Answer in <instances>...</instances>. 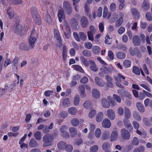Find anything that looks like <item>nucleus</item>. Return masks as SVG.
<instances>
[{
  "mask_svg": "<svg viewBox=\"0 0 152 152\" xmlns=\"http://www.w3.org/2000/svg\"><path fill=\"white\" fill-rule=\"evenodd\" d=\"M96 114V110H91V111L89 113L88 115L90 118H92L95 116Z\"/></svg>",
  "mask_w": 152,
  "mask_h": 152,
  "instance_id": "57",
  "label": "nucleus"
},
{
  "mask_svg": "<svg viewBox=\"0 0 152 152\" xmlns=\"http://www.w3.org/2000/svg\"><path fill=\"white\" fill-rule=\"evenodd\" d=\"M124 110L123 108L121 107L118 108L117 110V113L120 115H122L124 114Z\"/></svg>",
  "mask_w": 152,
  "mask_h": 152,
  "instance_id": "62",
  "label": "nucleus"
},
{
  "mask_svg": "<svg viewBox=\"0 0 152 152\" xmlns=\"http://www.w3.org/2000/svg\"><path fill=\"white\" fill-rule=\"evenodd\" d=\"M140 69L139 68L136 66H134L133 67L132 69L133 72L135 74L137 75H139L140 74Z\"/></svg>",
  "mask_w": 152,
  "mask_h": 152,
  "instance_id": "41",
  "label": "nucleus"
},
{
  "mask_svg": "<svg viewBox=\"0 0 152 152\" xmlns=\"http://www.w3.org/2000/svg\"><path fill=\"white\" fill-rule=\"evenodd\" d=\"M90 64V67L91 69L94 72H96L98 70V69L96 67V66L95 62L93 61L90 60L89 61Z\"/></svg>",
  "mask_w": 152,
  "mask_h": 152,
  "instance_id": "18",
  "label": "nucleus"
},
{
  "mask_svg": "<svg viewBox=\"0 0 152 152\" xmlns=\"http://www.w3.org/2000/svg\"><path fill=\"white\" fill-rule=\"evenodd\" d=\"M109 136V133L108 131H105L102 134V137L104 139H107Z\"/></svg>",
  "mask_w": 152,
  "mask_h": 152,
  "instance_id": "63",
  "label": "nucleus"
},
{
  "mask_svg": "<svg viewBox=\"0 0 152 152\" xmlns=\"http://www.w3.org/2000/svg\"><path fill=\"white\" fill-rule=\"evenodd\" d=\"M45 19L48 24H50L52 22L51 17L49 14H47L45 16Z\"/></svg>",
  "mask_w": 152,
  "mask_h": 152,
  "instance_id": "55",
  "label": "nucleus"
},
{
  "mask_svg": "<svg viewBox=\"0 0 152 152\" xmlns=\"http://www.w3.org/2000/svg\"><path fill=\"white\" fill-rule=\"evenodd\" d=\"M69 131L70 135L72 137L75 136L77 134V130L74 127L70 128Z\"/></svg>",
  "mask_w": 152,
  "mask_h": 152,
  "instance_id": "24",
  "label": "nucleus"
},
{
  "mask_svg": "<svg viewBox=\"0 0 152 152\" xmlns=\"http://www.w3.org/2000/svg\"><path fill=\"white\" fill-rule=\"evenodd\" d=\"M100 48L97 46H94L92 48V51L93 53L96 54H99L100 52Z\"/></svg>",
  "mask_w": 152,
  "mask_h": 152,
  "instance_id": "27",
  "label": "nucleus"
},
{
  "mask_svg": "<svg viewBox=\"0 0 152 152\" xmlns=\"http://www.w3.org/2000/svg\"><path fill=\"white\" fill-rule=\"evenodd\" d=\"M80 25L83 28H86L89 25L88 19L85 16H82L80 20Z\"/></svg>",
  "mask_w": 152,
  "mask_h": 152,
  "instance_id": "6",
  "label": "nucleus"
},
{
  "mask_svg": "<svg viewBox=\"0 0 152 152\" xmlns=\"http://www.w3.org/2000/svg\"><path fill=\"white\" fill-rule=\"evenodd\" d=\"M136 107L138 110L141 113H143L145 111L144 106L141 103L137 102L136 103Z\"/></svg>",
  "mask_w": 152,
  "mask_h": 152,
  "instance_id": "23",
  "label": "nucleus"
},
{
  "mask_svg": "<svg viewBox=\"0 0 152 152\" xmlns=\"http://www.w3.org/2000/svg\"><path fill=\"white\" fill-rule=\"evenodd\" d=\"M124 111L125 118H130L131 117V114L129 110L126 107H125Z\"/></svg>",
  "mask_w": 152,
  "mask_h": 152,
  "instance_id": "28",
  "label": "nucleus"
},
{
  "mask_svg": "<svg viewBox=\"0 0 152 152\" xmlns=\"http://www.w3.org/2000/svg\"><path fill=\"white\" fill-rule=\"evenodd\" d=\"M22 28V26L18 24L16 26L14 30L15 32L16 33H19L21 32Z\"/></svg>",
  "mask_w": 152,
  "mask_h": 152,
  "instance_id": "44",
  "label": "nucleus"
},
{
  "mask_svg": "<svg viewBox=\"0 0 152 152\" xmlns=\"http://www.w3.org/2000/svg\"><path fill=\"white\" fill-rule=\"evenodd\" d=\"M65 149L68 152H71L73 150V147L72 145L66 144Z\"/></svg>",
  "mask_w": 152,
  "mask_h": 152,
  "instance_id": "56",
  "label": "nucleus"
},
{
  "mask_svg": "<svg viewBox=\"0 0 152 152\" xmlns=\"http://www.w3.org/2000/svg\"><path fill=\"white\" fill-rule=\"evenodd\" d=\"M10 8L9 7L7 9V13L9 15V17L10 18H13L14 17V13L13 12H10Z\"/></svg>",
  "mask_w": 152,
  "mask_h": 152,
  "instance_id": "54",
  "label": "nucleus"
},
{
  "mask_svg": "<svg viewBox=\"0 0 152 152\" xmlns=\"http://www.w3.org/2000/svg\"><path fill=\"white\" fill-rule=\"evenodd\" d=\"M107 115L111 120H114L115 117V113L113 110L109 109L106 111Z\"/></svg>",
  "mask_w": 152,
  "mask_h": 152,
  "instance_id": "9",
  "label": "nucleus"
},
{
  "mask_svg": "<svg viewBox=\"0 0 152 152\" xmlns=\"http://www.w3.org/2000/svg\"><path fill=\"white\" fill-rule=\"evenodd\" d=\"M117 48L118 49L124 51H126L127 49L126 46L122 44L119 45L118 46Z\"/></svg>",
  "mask_w": 152,
  "mask_h": 152,
  "instance_id": "52",
  "label": "nucleus"
},
{
  "mask_svg": "<svg viewBox=\"0 0 152 152\" xmlns=\"http://www.w3.org/2000/svg\"><path fill=\"white\" fill-rule=\"evenodd\" d=\"M115 80L118 82H121V79L124 80L125 79V77L120 74H118L117 76L114 77Z\"/></svg>",
  "mask_w": 152,
  "mask_h": 152,
  "instance_id": "31",
  "label": "nucleus"
},
{
  "mask_svg": "<svg viewBox=\"0 0 152 152\" xmlns=\"http://www.w3.org/2000/svg\"><path fill=\"white\" fill-rule=\"evenodd\" d=\"M63 105L65 107H67L70 104V100L69 98L64 99L63 100Z\"/></svg>",
  "mask_w": 152,
  "mask_h": 152,
  "instance_id": "39",
  "label": "nucleus"
},
{
  "mask_svg": "<svg viewBox=\"0 0 152 152\" xmlns=\"http://www.w3.org/2000/svg\"><path fill=\"white\" fill-rule=\"evenodd\" d=\"M80 101V97L78 95H76L74 98V104L75 105H77L79 104Z\"/></svg>",
  "mask_w": 152,
  "mask_h": 152,
  "instance_id": "51",
  "label": "nucleus"
},
{
  "mask_svg": "<svg viewBox=\"0 0 152 152\" xmlns=\"http://www.w3.org/2000/svg\"><path fill=\"white\" fill-rule=\"evenodd\" d=\"M121 137L125 140H128L130 137V133L126 129L123 128L121 130Z\"/></svg>",
  "mask_w": 152,
  "mask_h": 152,
  "instance_id": "4",
  "label": "nucleus"
},
{
  "mask_svg": "<svg viewBox=\"0 0 152 152\" xmlns=\"http://www.w3.org/2000/svg\"><path fill=\"white\" fill-rule=\"evenodd\" d=\"M128 118H124L123 120V123L124 126L127 129L132 130L133 128L132 127Z\"/></svg>",
  "mask_w": 152,
  "mask_h": 152,
  "instance_id": "13",
  "label": "nucleus"
},
{
  "mask_svg": "<svg viewBox=\"0 0 152 152\" xmlns=\"http://www.w3.org/2000/svg\"><path fill=\"white\" fill-rule=\"evenodd\" d=\"M133 44L135 46H138L140 45V39L139 37L137 35L134 36L133 37Z\"/></svg>",
  "mask_w": 152,
  "mask_h": 152,
  "instance_id": "10",
  "label": "nucleus"
},
{
  "mask_svg": "<svg viewBox=\"0 0 152 152\" xmlns=\"http://www.w3.org/2000/svg\"><path fill=\"white\" fill-rule=\"evenodd\" d=\"M68 113L70 114L75 115L77 112V109L74 107H70L68 110Z\"/></svg>",
  "mask_w": 152,
  "mask_h": 152,
  "instance_id": "26",
  "label": "nucleus"
},
{
  "mask_svg": "<svg viewBox=\"0 0 152 152\" xmlns=\"http://www.w3.org/2000/svg\"><path fill=\"white\" fill-rule=\"evenodd\" d=\"M79 37L82 41L85 40L87 38V36L84 33L82 32H80L79 33Z\"/></svg>",
  "mask_w": 152,
  "mask_h": 152,
  "instance_id": "47",
  "label": "nucleus"
},
{
  "mask_svg": "<svg viewBox=\"0 0 152 152\" xmlns=\"http://www.w3.org/2000/svg\"><path fill=\"white\" fill-rule=\"evenodd\" d=\"M123 22V19L122 18H119L115 22V27H119L122 23Z\"/></svg>",
  "mask_w": 152,
  "mask_h": 152,
  "instance_id": "43",
  "label": "nucleus"
},
{
  "mask_svg": "<svg viewBox=\"0 0 152 152\" xmlns=\"http://www.w3.org/2000/svg\"><path fill=\"white\" fill-rule=\"evenodd\" d=\"M131 11L132 14L134 15L135 17H137V18L139 17L140 15L139 12L136 9L134 8L132 9Z\"/></svg>",
  "mask_w": 152,
  "mask_h": 152,
  "instance_id": "37",
  "label": "nucleus"
},
{
  "mask_svg": "<svg viewBox=\"0 0 152 152\" xmlns=\"http://www.w3.org/2000/svg\"><path fill=\"white\" fill-rule=\"evenodd\" d=\"M66 144L64 142L60 141L58 143L57 146L59 149L60 150L64 149L66 147Z\"/></svg>",
  "mask_w": 152,
  "mask_h": 152,
  "instance_id": "25",
  "label": "nucleus"
},
{
  "mask_svg": "<svg viewBox=\"0 0 152 152\" xmlns=\"http://www.w3.org/2000/svg\"><path fill=\"white\" fill-rule=\"evenodd\" d=\"M94 80L95 83L97 85L100 87H103L105 84L104 81L99 77H95Z\"/></svg>",
  "mask_w": 152,
  "mask_h": 152,
  "instance_id": "8",
  "label": "nucleus"
},
{
  "mask_svg": "<svg viewBox=\"0 0 152 152\" xmlns=\"http://www.w3.org/2000/svg\"><path fill=\"white\" fill-rule=\"evenodd\" d=\"M102 126L107 128H109L111 126V123L110 120L106 118L103 120L102 122Z\"/></svg>",
  "mask_w": 152,
  "mask_h": 152,
  "instance_id": "12",
  "label": "nucleus"
},
{
  "mask_svg": "<svg viewBox=\"0 0 152 152\" xmlns=\"http://www.w3.org/2000/svg\"><path fill=\"white\" fill-rule=\"evenodd\" d=\"M70 23L73 28L75 29L78 28L77 22V20L75 18H73L71 19Z\"/></svg>",
  "mask_w": 152,
  "mask_h": 152,
  "instance_id": "17",
  "label": "nucleus"
},
{
  "mask_svg": "<svg viewBox=\"0 0 152 152\" xmlns=\"http://www.w3.org/2000/svg\"><path fill=\"white\" fill-rule=\"evenodd\" d=\"M80 59L85 66H89L88 61L84 57L81 56L80 57Z\"/></svg>",
  "mask_w": 152,
  "mask_h": 152,
  "instance_id": "48",
  "label": "nucleus"
},
{
  "mask_svg": "<svg viewBox=\"0 0 152 152\" xmlns=\"http://www.w3.org/2000/svg\"><path fill=\"white\" fill-rule=\"evenodd\" d=\"M111 14L110 12H108V10L107 7L104 6V8L103 14V17L104 18H109L110 17Z\"/></svg>",
  "mask_w": 152,
  "mask_h": 152,
  "instance_id": "19",
  "label": "nucleus"
},
{
  "mask_svg": "<svg viewBox=\"0 0 152 152\" xmlns=\"http://www.w3.org/2000/svg\"><path fill=\"white\" fill-rule=\"evenodd\" d=\"M145 16L146 18L148 20L151 21L152 20V16L150 12H147L145 14Z\"/></svg>",
  "mask_w": 152,
  "mask_h": 152,
  "instance_id": "58",
  "label": "nucleus"
},
{
  "mask_svg": "<svg viewBox=\"0 0 152 152\" xmlns=\"http://www.w3.org/2000/svg\"><path fill=\"white\" fill-rule=\"evenodd\" d=\"M54 139L53 136L49 134H45L42 138V140L44 142L43 147L44 148L50 146Z\"/></svg>",
  "mask_w": 152,
  "mask_h": 152,
  "instance_id": "1",
  "label": "nucleus"
},
{
  "mask_svg": "<svg viewBox=\"0 0 152 152\" xmlns=\"http://www.w3.org/2000/svg\"><path fill=\"white\" fill-rule=\"evenodd\" d=\"M10 3L15 5L21 4V0H8Z\"/></svg>",
  "mask_w": 152,
  "mask_h": 152,
  "instance_id": "49",
  "label": "nucleus"
},
{
  "mask_svg": "<svg viewBox=\"0 0 152 152\" xmlns=\"http://www.w3.org/2000/svg\"><path fill=\"white\" fill-rule=\"evenodd\" d=\"M99 149L98 145H95L91 147L90 149V152H97Z\"/></svg>",
  "mask_w": 152,
  "mask_h": 152,
  "instance_id": "45",
  "label": "nucleus"
},
{
  "mask_svg": "<svg viewBox=\"0 0 152 152\" xmlns=\"http://www.w3.org/2000/svg\"><path fill=\"white\" fill-rule=\"evenodd\" d=\"M73 68L75 70L81 72H83V69H82L81 67L78 65H73Z\"/></svg>",
  "mask_w": 152,
  "mask_h": 152,
  "instance_id": "53",
  "label": "nucleus"
},
{
  "mask_svg": "<svg viewBox=\"0 0 152 152\" xmlns=\"http://www.w3.org/2000/svg\"><path fill=\"white\" fill-rule=\"evenodd\" d=\"M82 54L85 56L90 57L91 56L92 54L90 51L87 50H85L83 51Z\"/></svg>",
  "mask_w": 152,
  "mask_h": 152,
  "instance_id": "32",
  "label": "nucleus"
},
{
  "mask_svg": "<svg viewBox=\"0 0 152 152\" xmlns=\"http://www.w3.org/2000/svg\"><path fill=\"white\" fill-rule=\"evenodd\" d=\"M36 40L35 37H31L29 39L28 46L30 50L32 49L34 47Z\"/></svg>",
  "mask_w": 152,
  "mask_h": 152,
  "instance_id": "7",
  "label": "nucleus"
},
{
  "mask_svg": "<svg viewBox=\"0 0 152 152\" xmlns=\"http://www.w3.org/2000/svg\"><path fill=\"white\" fill-rule=\"evenodd\" d=\"M134 118L136 120L140 121L141 120L140 115L136 112H134L133 113Z\"/></svg>",
  "mask_w": 152,
  "mask_h": 152,
  "instance_id": "40",
  "label": "nucleus"
},
{
  "mask_svg": "<svg viewBox=\"0 0 152 152\" xmlns=\"http://www.w3.org/2000/svg\"><path fill=\"white\" fill-rule=\"evenodd\" d=\"M110 147V144L108 142H106L102 145V149L104 150L109 149Z\"/></svg>",
  "mask_w": 152,
  "mask_h": 152,
  "instance_id": "60",
  "label": "nucleus"
},
{
  "mask_svg": "<svg viewBox=\"0 0 152 152\" xmlns=\"http://www.w3.org/2000/svg\"><path fill=\"white\" fill-rule=\"evenodd\" d=\"M34 137L38 140H39L41 139V133L39 131L36 132L34 134Z\"/></svg>",
  "mask_w": 152,
  "mask_h": 152,
  "instance_id": "38",
  "label": "nucleus"
},
{
  "mask_svg": "<svg viewBox=\"0 0 152 152\" xmlns=\"http://www.w3.org/2000/svg\"><path fill=\"white\" fill-rule=\"evenodd\" d=\"M117 57L119 59L124 58L126 57L125 54L123 52H119L117 53L116 54Z\"/></svg>",
  "mask_w": 152,
  "mask_h": 152,
  "instance_id": "36",
  "label": "nucleus"
},
{
  "mask_svg": "<svg viewBox=\"0 0 152 152\" xmlns=\"http://www.w3.org/2000/svg\"><path fill=\"white\" fill-rule=\"evenodd\" d=\"M118 131L116 130L113 131L111 134L110 140L111 142H113L117 140L118 137Z\"/></svg>",
  "mask_w": 152,
  "mask_h": 152,
  "instance_id": "14",
  "label": "nucleus"
},
{
  "mask_svg": "<svg viewBox=\"0 0 152 152\" xmlns=\"http://www.w3.org/2000/svg\"><path fill=\"white\" fill-rule=\"evenodd\" d=\"M101 104L102 106L105 108H108L110 106V104L107 102L105 98H103L101 100Z\"/></svg>",
  "mask_w": 152,
  "mask_h": 152,
  "instance_id": "22",
  "label": "nucleus"
},
{
  "mask_svg": "<svg viewBox=\"0 0 152 152\" xmlns=\"http://www.w3.org/2000/svg\"><path fill=\"white\" fill-rule=\"evenodd\" d=\"M84 107L87 109H90L92 107V104L91 102L89 100H87L83 104Z\"/></svg>",
  "mask_w": 152,
  "mask_h": 152,
  "instance_id": "29",
  "label": "nucleus"
},
{
  "mask_svg": "<svg viewBox=\"0 0 152 152\" xmlns=\"http://www.w3.org/2000/svg\"><path fill=\"white\" fill-rule=\"evenodd\" d=\"M54 37L57 40L58 45L59 47H61L62 46V40L59 33L58 31L56 29H54Z\"/></svg>",
  "mask_w": 152,
  "mask_h": 152,
  "instance_id": "5",
  "label": "nucleus"
},
{
  "mask_svg": "<svg viewBox=\"0 0 152 152\" xmlns=\"http://www.w3.org/2000/svg\"><path fill=\"white\" fill-rule=\"evenodd\" d=\"M124 66L125 68H129L130 67L131 65V61L129 60H125L123 62Z\"/></svg>",
  "mask_w": 152,
  "mask_h": 152,
  "instance_id": "34",
  "label": "nucleus"
},
{
  "mask_svg": "<svg viewBox=\"0 0 152 152\" xmlns=\"http://www.w3.org/2000/svg\"><path fill=\"white\" fill-rule=\"evenodd\" d=\"M113 96L114 99L116 100L118 102L120 103L121 102V99L119 96L114 94L113 95Z\"/></svg>",
  "mask_w": 152,
  "mask_h": 152,
  "instance_id": "64",
  "label": "nucleus"
},
{
  "mask_svg": "<svg viewBox=\"0 0 152 152\" xmlns=\"http://www.w3.org/2000/svg\"><path fill=\"white\" fill-rule=\"evenodd\" d=\"M38 146V144L33 138L31 139L29 142V146L31 148H35Z\"/></svg>",
  "mask_w": 152,
  "mask_h": 152,
  "instance_id": "21",
  "label": "nucleus"
},
{
  "mask_svg": "<svg viewBox=\"0 0 152 152\" xmlns=\"http://www.w3.org/2000/svg\"><path fill=\"white\" fill-rule=\"evenodd\" d=\"M139 141L137 137H134L132 141V143L134 145H138Z\"/></svg>",
  "mask_w": 152,
  "mask_h": 152,
  "instance_id": "50",
  "label": "nucleus"
},
{
  "mask_svg": "<svg viewBox=\"0 0 152 152\" xmlns=\"http://www.w3.org/2000/svg\"><path fill=\"white\" fill-rule=\"evenodd\" d=\"M31 11L32 18L34 20L35 23L39 25L41 23V20L39 15L36 8L34 7H31Z\"/></svg>",
  "mask_w": 152,
  "mask_h": 152,
  "instance_id": "2",
  "label": "nucleus"
},
{
  "mask_svg": "<svg viewBox=\"0 0 152 152\" xmlns=\"http://www.w3.org/2000/svg\"><path fill=\"white\" fill-rule=\"evenodd\" d=\"M20 48L22 50H30L28 46V45H26L25 43H21L20 45Z\"/></svg>",
  "mask_w": 152,
  "mask_h": 152,
  "instance_id": "35",
  "label": "nucleus"
},
{
  "mask_svg": "<svg viewBox=\"0 0 152 152\" xmlns=\"http://www.w3.org/2000/svg\"><path fill=\"white\" fill-rule=\"evenodd\" d=\"M79 121L76 118H74L71 121V123L74 126H77L79 124Z\"/></svg>",
  "mask_w": 152,
  "mask_h": 152,
  "instance_id": "42",
  "label": "nucleus"
},
{
  "mask_svg": "<svg viewBox=\"0 0 152 152\" xmlns=\"http://www.w3.org/2000/svg\"><path fill=\"white\" fill-rule=\"evenodd\" d=\"M92 94L93 96L96 99L99 98L100 95L99 91L96 89H93L92 90Z\"/></svg>",
  "mask_w": 152,
  "mask_h": 152,
  "instance_id": "20",
  "label": "nucleus"
},
{
  "mask_svg": "<svg viewBox=\"0 0 152 152\" xmlns=\"http://www.w3.org/2000/svg\"><path fill=\"white\" fill-rule=\"evenodd\" d=\"M144 124L146 126H150L151 125V123L150 120L147 118L145 117L143 118Z\"/></svg>",
  "mask_w": 152,
  "mask_h": 152,
  "instance_id": "46",
  "label": "nucleus"
},
{
  "mask_svg": "<svg viewBox=\"0 0 152 152\" xmlns=\"http://www.w3.org/2000/svg\"><path fill=\"white\" fill-rule=\"evenodd\" d=\"M140 86L145 88L149 92H151V90L149 88V87L148 86H149V85L148 84H147V85L144 84H141L140 85Z\"/></svg>",
  "mask_w": 152,
  "mask_h": 152,
  "instance_id": "61",
  "label": "nucleus"
},
{
  "mask_svg": "<svg viewBox=\"0 0 152 152\" xmlns=\"http://www.w3.org/2000/svg\"><path fill=\"white\" fill-rule=\"evenodd\" d=\"M84 46L85 48L87 49H90L92 48V45L91 43L90 42H87L85 43Z\"/></svg>",
  "mask_w": 152,
  "mask_h": 152,
  "instance_id": "59",
  "label": "nucleus"
},
{
  "mask_svg": "<svg viewBox=\"0 0 152 152\" xmlns=\"http://www.w3.org/2000/svg\"><path fill=\"white\" fill-rule=\"evenodd\" d=\"M103 117V114L102 112L98 113L96 117V120L98 122L101 121Z\"/></svg>",
  "mask_w": 152,
  "mask_h": 152,
  "instance_id": "33",
  "label": "nucleus"
},
{
  "mask_svg": "<svg viewBox=\"0 0 152 152\" xmlns=\"http://www.w3.org/2000/svg\"><path fill=\"white\" fill-rule=\"evenodd\" d=\"M149 1L147 0H144L142 5V10L144 11H147L149 8Z\"/></svg>",
  "mask_w": 152,
  "mask_h": 152,
  "instance_id": "16",
  "label": "nucleus"
},
{
  "mask_svg": "<svg viewBox=\"0 0 152 152\" xmlns=\"http://www.w3.org/2000/svg\"><path fill=\"white\" fill-rule=\"evenodd\" d=\"M105 78L106 80H107L106 84L107 87L110 88H113V85L111 77L109 75H107L105 77Z\"/></svg>",
  "mask_w": 152,
  "mask_h": 152,
  "instance_id": "15",
  "label": "nucleus"
},
{
  "mask_svg": "<svg viewBox=\"0 0 152 152\" xmlns=\"http://www.w3.org/2000/svg\"><path fill=\"white\" fill-rule=\"evenodd\" d=\"M63 6L64 10L67 14L70 15L72 14V7L69 1H64L63 2Z\"/></svg>",
  "mask_w": 152,
  "mask_h": 152,
  "instance_id": "3",
  "label": "nucleus"
},
{
  "mask_svg": "<svg viewBox=\"0 0 152 152\" xmlns=\"http://www.w3.org/2000/svg\"><path fill=\"white\" fill-rule=\"evenodd\" d=\"M19 58L17 57H15L13 60L12 61V63L13 64V66L12 68L13 69L16 68V69H18V61L19 60Z\"/></svg>",
  "mask_w": 152,
  "mask_h": 152,
  "instance_id": "30",
  "label": "nucleus"
},
{
  "mask_svg": "<svg viewBox=\"0 0 152 152\" xmlns=\"http://www.w3.org/2000/svg\"><path fill=\"white\" fill-rule=\"evenodd\" d=\"M58 15L60 22L62 21V20L64 19L65 18V14L64 10L62 8L58 10Z\"/></svg>",
  "mask_w": 152,
  "mask_h": 152,
  "instance_id": "11",
  "label": "nucleus"
}]
</instances>
